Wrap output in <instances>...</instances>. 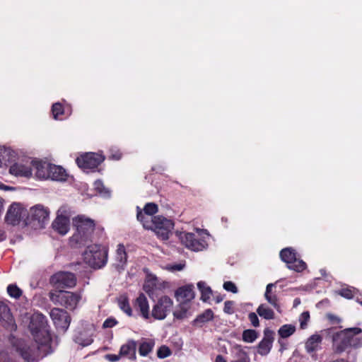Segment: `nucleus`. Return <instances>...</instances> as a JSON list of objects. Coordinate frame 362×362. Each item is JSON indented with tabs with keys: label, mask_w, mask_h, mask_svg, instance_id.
I'll list each match as a JSON object with an SVG mask.
<instances>
[{
	"label": "nucleus",
	"mask_w": 362,
	"mask_h": 362,
	"mask_svg": "<svg viewBox=\"0 0 362 362\" xmlns=\"http://www.w3.org/2000/svg\"><path fill=\"white\" fill-rule=\"evenodd\" d=\"M248 319L253 327H257L259 326V318L255 313L252 312L249 313Z\"/></svg>",
	"instance_id": "obj_47"
},
{
	"label": "nucleus",
	"mask_w": 362,
	"mask_h": 362,
	"mask_svg": "<svg viewBox=\"0 0 362 362\" xmlns=\"http://www.w3.org/2000/svg\"><path fill=\"white\" fill-rule=\"evenodd\" d=\"M223 288L227 291L232 292L233 293H236L238 292V288L235 284L232 281H226L223 284Z\"/></svg>",
	"instance_id": "obj_46"
},
{
	"label": "nucleus",
	"mask_w": 362,
	"mask_h": 362,
	"mask_svg": "<svg viewBox=\"0 0 362 362\" xmlns=\"http://www.w3.org/2000/svg\"><path fill=\"white\" fill-rule=\"evenodd\" d=\"M322 339V336L318 333L311 335L305 344L306 351L309 354H315L320 349Z\"/></svg>",
	"instance_id": "obj_19"
},
{
	"label": "nucleus",
	"mask_w": 362,
	"mask_h": 362,
	"mask_svg": "<svg viewBox=\"0 0 362 362\" xmlns=\"http://www.w3.org/2000/svg\"><path fill=\"white\" fill-rule=\"evenodd\" d=\"M28 211L20 203H13L11 204L5 216V221L7 223L16 226L21 221L25 220Z\"/></svg>",
	"instance_id": "obj_11"
},
{
	"label": "nucleus",
	"mask_w": 362,
	"mask_h": 362,
	"mask_svg": "<svg viewBox=\"0 0 362 362\" xmlns=\"http://www.w3.org/2000/svg\"><path fill=\"white\" fill-rule=\"evenodd\" d=\"M214 314L212 310L206 309L202 314L199 315L194 320V323L197 325H201L208 322L214 319Z\"/></svg>",
	"instance_id": "obj_28"
},
{
	"label": "nucleus",
	"mask_w": 362,
	"mask_h": 362,
	"mask_svg": "<svg viewBox=\"0 0 362 362\" xmlns=\"http://www.w3.org/2000/svg\"><path fill=\"white\" fill-rule=\"evenodd\" d=\"M154 341L152 340H146L144 341L142 343H141L139 346V354L141 356H146L148 355L153 349L154 346Z\"/></svg>",
	"instance_id": "obj_38"
},
{
	"label": "nucleus",
	"mask_w": 362,
	"mask_h": 362,
	"mask_svg": "<svg viewBox=\"0 0 362 362\" xmlns=\"http://www.w3.org/2000/svg\"><path fill=\"white\" fill-rule=\"evenodd\" d=\"M173 304L170 297L165 295L160 296L153 306L151 316L155 320H164L172 310Z\"/></svg>",
	"instance_id": "obj_10"
},
{
	"label": "nucleus",
	"mask_w": 362,
	"mask_h": 362,
	"mask_svg": "<svg viewBox=\"0 0 362 362\" xmlns=\"http://www.w3.org/2000/svg\"><path fill=\"white\" fill-rule=\"evenodd\" d=\"M29 329L35 341L43 340L41 348L46 349L48 343L52 342V338L45 316L40 313H34L30 317Z\"/></svg>",
	"instance_id": "obj_5"
},
{
	"label": "nucleus",
	"mask_w": 362,
	"mask_h": 362,
	"mask_svg": "<svg viewBox=\"0 0 362 362\" xmlns=\"http://www.w3.org/2000/svg\"><path fill=\"white\" fill-rule=\"evenodd\" d=\"M8 295L16 299H18L23 294L22 290L16 284H9L7 287Z\"/></svg>",
	"instance_id": "obj_40"
},
{
	"label": "nucleus",
	"mask_w": 362,
	"mask_h": 362,
	"mask_svg": "<svg viewBox=\"0 0 362 362\" xmlns=\"http://www.w3.org/2000/svg\"><path fill=\"white\" fill-rule=\"evenodd\" d=\"M197 286L201 291V299L204 302H207L212 296V291L209 286L204 281H199Z\"/></svg>",
	"instance_id": "obj_31"
},
{
	"label": "nucleus",
	"mask_w": 362,
	"mask_h": 362,
	"mask_svg": "<svg viewBox=\"0 0 362 362\" xmlns=\"http://www.w3.org/2000/svg\"><path fill=\"white\" fill-rule=\"evenodd\" d=\"M214 362H227V361L224 358V357L223 356L218 355L216 357Z\"/></svg>",
	"instance_id": "obj_56"
},
{
	"label": "nucleus",
	"mask_w": 362,
	"mask_h": 362,
	"mask_svg": "<svg viewBox=\"0 0 362 362\" xmlns=\"http://www.w3.org/2000/svg\"><path fill=\"white\" fill-rule=\"evenodd\" d=\"M223 310L227 314H233L234 313V303L233 301L227 300L224 303Z\"/></svg>",
	"instance_id": "obj_48"
},
{
	"label": "nucleus",
	"mask_w": 362,
	"mask_h": 362,
	"mask_svg": "<svg viewBox=\"0 0 362 362\" xmlns=\"http://www.w3.org/2000/svg\"><path fill=\"white\" fill-rule=\"evenodd\" d=\"M339 293L341 296H344L348 299L352 298L354 297L353 291L349 288H342Z\"/></svg>",
	"instance_id": "obj_51"
},
{
	"label": "nucleus",
	"mask_w": 362,
	"mask_h": 362,
	"mask_svg": "<svg viewBox=\"0 0 362 362\" xmlns=\"http://www.w3.org/2000/svg\"><path fill=\"white\" fill-rule=\"evenodd\" d=\"M71 215V208L67 205H63L59 209L57 216H61L62 218H67L68 219H69Z\"/></svg>",
	"instance_id": "obj_42"
},
{
	"label": "nucleus",
	"mask_w": 362,
	"mask_h": 362,
	"mask_svg": "<svg viewBox=\"0 0 362 362\" xmlns=\"http://www.w3.org/2000/svg\"><path fill=\"white\" fill-rule=\"evenodd\" d=\"M230 362H250L248 354L240 348H236L235 355Z\"/></svg>",
	"instance_id": "obj_37"
},
{
	"label": "nucleus",
	"mask_w": 362,
	"mask_h": 362,
	"mask_svg": "<svg viewBox=\"0 0 362 362\" xmlns=\"http://www.w3.org/2000/svg\"><path fill=\"white\" fill-rule=\"evenodd\" d=\"M47 171L48 173V177L54 180H66L68 176L66 170L59 165L49 164Z\"/></svg>",
	"instance_id": "obj_20"
},
{
	"label": "nucleus",
	"mask_w": 362,
	"mask_h": 362,
	"mask_svg": "<svg viewBox=\"0 0 362 362\" xmlns=\"http://www.w3.org/2000/svg\"><path fill=\"white\" fill-rule=\"evenodd\" d=\"M70 220L67 218L57 216L52 224V228L62 235H64L69 230Z\"/></svg>",
	"instance_id": "obj_21"
},
{
	"label": "nucleus",
	"mask_w": 362,
	"mask_h": 362,
	"mask_svg": "<svg viewBox=\"0 0 362 362\" xmlns=\"http://www.w3.org/2000/svg\"><path fill=\"white\" fill-rule=\"evenodd\" d=\"M0 362H13L12 357L6 351L0 353Z\"/></svg>",
	"instance_id": "obj_50"
},
{
	"label": "nucleus",
	"mask_w": 362,
	"mask_h": 362,
	"mask_svg": "<svg viewBox=\"0 0 362 362\" xmlns=\"http://www.w3.org/2000/svg\"><path fill=\"white\" fill-rule=\"evenodd\" d=\"M117 324V321L113 317H109L105 320L103 325V328H112Z\"/></svg>",
	"instance_id": "obj_49"
},
{
	"label": "nucleus",
	"mask_w": 362,
	"mask_h": 362,
	"mask_svg": "<svg viewBox=\"0 0 362 362\" xmlns=\"http://www.w3.org/2000/svg\"><path fill=\"white\" fill-rule=\"evenodd\" d=\"M185 265V263L174 264L169 265L168 269L172 272L181 271L184 269Z\"/></svg>",
	"instance_id": "obj_52"
},
{
	"label": "nucleus",
	"mask_w": 362,
	"mask_h": 362,
	"mask_svg": "<svg viewBox=\"0 0 362 362\" xmlns=\"http://www.w3.org/2000/svg\"><path fill=\"white\" fill-rule=\"evenodd\" d=\"M122 156V152L116 148H111L110 150V153L108 155V158L112 160H118Z\"/></svg>",
	"instance_id": "obj_45"
},
{
	"label": "nucleus",
	"mask_w": 362,
	"mask_h": 362,
	"mask_svg": "<svg viewBox=\"0 0 362 362\" xmlns=\"http://www.w3.org/2000/svg\"><path fill=\"white\" fill-rule=\"evenodd\" d=\"M121 356L115 355V354H110L107 356V358L111 361H117L119 359Z\"/></svg>",
	"instance_id": "obj_55"
},
{
	"label": "nucleus",
	"mask_w": 362,
	"mask_h": 362,
	"mask_svg": "<svg viewBox=\"0 0 362 362\" xmlns=\"http://www.w3.org/2000/svg\"><path fill=\"white\" fill-rule=\"evenodd\" d=\"M171 354H172V351L170 349V348L165 345L161 346L157 351V356L160 358H166V357L170 356Z\"/></svg>",
	"instance_id": "obj_44"
},
{
	"label": "nucleus",
	"mask_w": 362,
	"mask_h": 362,
	"mask_svg": "<svg viewBox=\"0 0 362 362\" xmlns=\"http://www.w3.org/2000/svg\"><path fill=\"white\" fill-rule=\"evenodd\" d=\"M118 305L119 308L129 316L132 315V310L129 305L128 298L126 296H120L118 298Z\"/></svg>",
	"instance_id": "obj_39"
},
{
	"label": "nucleus",
	"mask_w": 362,
	"mask_h": 362,
	"mask_svg": "<svg viewBox=\"0 0 362 362\" xmlns=\"http://www.w3.org/2000/svg\"><path fill=\"white\" fill-rule=\"evenodd\" d=\"M77 283V278L74 273L69 272H58L50 276L49 284L59 290L72 288Z\"/></svg>",
	"instance_id": "obj_9"
},
{
	"label": "nucleus",
	"mask_w": 362,
	"mask_h": 362,
	"mask_svg": "<svg viewBox=\"0 0 362 362\" xmlns=\"http://www.w3.org/2000/svg\"><path fill=\"white\" fill-rule=\"evenodd\" d=\"M134 306L135 310L139 312L144 319L149 320L151 318L148 302L144 294L141 293L136 298Z\"/></svg>",
	"instance_id": "obj_17"
},
{
	"label": "nucleus",
	"mask_w": 362,
	"mask_h": 362,
	"mask_svg": "<svg viewBox=\"0 0 362 362\" xmlns=\"http://www.w3.org/2000/svg\"><path fill=\"white\" fill-rule=\"evenodd\" d=\"M175 297L178 302L189 303L194 298V286L185 285L178 288L175 292Z\"/></svg>",
	"instance_id": "obj_16"
},
{
	"label": "nucleus",
	"mask_w": 362,
	"mask_h": 362,
	"mask_svg": "<svg viewBox=\"0 0 362 362\" xmlns=\"http://www.w3.org/2000/svg\"><path fill=\"white\" fill-rule=\"evenodd\" d=\"M257 313L260 317L267 320H274L275 318L274 310L265 303H262L259 305L257 309Z\"/></svg>",
	"instance_id": "obj_25"
},
{
	"label": "nucleus",
	"mask_w": 362,
	"mask_h": 362,
	"mask_svg": "<svg viewBox=\"0 0 362 362\" xmlns=\"http://www.w3.org/2000/svg\"><path fill=\"white\" fill-rule=\"evenodd\" d=\"M136 216L145 228L153 230L158 237L162 240H168L171 230L174 228L173 221L162 216H153L151 220H147L148 217L143 214L142 211L139 207H137Z\"/></svg>",
	"instance_id": "obj_3"
},
{
	"label": "nucleus",
	"mask_w": 362,
	"mask_h": 362,
	"mask_svg": "<svg viewBox=\"0 0 362 362\" xmlns=\"http://www.w3.org/2000/svg\"><path fill=\"white\" fill-rule=\"evenodd\" d=\"M297 257L296 251L291 247H286L280 252V257L283 262L289 264Z\"/></svg>",
	"instance_id": "obj_27"
},
{
	"label": "nucleus",
	"mask_w": 362,
	"mask_h": 362,
	"mask_svg": "<svg viewBox=\"0 0 362 362\" xmlns=\"http://www.w3.org/2000/svg\"><path fill=\"white\" fill-rule=\"evenodd\" d=\"M274 285L272 284H269L267 286L266 291L264 293V298L267 301L274 307V309L276 310L277 312L281 313V308L279 302V298L277 296L276 293L273 291V288Z\"/></svg>",
	"instance_id": "obj_18"
},
{
	"label": "nucleus",
	"mask_w": 362,
	"mask_h": 362,
	"mask_svg": "<svg viewBox=\"0 0 362 362\" xmlns=\"http://www.w3.org/2000/svg\"><path fill=\"white\" fill-rule=\"evenodd\" d=\"M287 266L288 269L294 270L297 272H301L304 271L307 267L305 262L297 257L291 262V263Z\"/></svg>",
	"instance_id": "obj_36"
},
{
	"label": "nucleus",
	"mask_w": 362,
	"mask_h": 362,
	"mask_svg": "<svg viewBox=\"0 0 362 362\" xmlns=\"http://www.w3.org/2000/svg\"><path fill=\"white\" fill-rule=\"evenodd\" d=\"M274 337L272 333H265L262 340L259 343L257 346V352L262 356L267 355L272 347Z\"/></svg>",
	"instance_id": "obj_22"
},
{
	"label": "nucleus",
	"mask_w": 362,
	"mask_h": 362,
	"mask_svg": "<svg viewBox=\"0 0 362 362\" xmlns=\"http://www.w3.org/2000/svg\"><path fill=\"white\" fill-rule=\"evenodd\" d=\"M49 210L42 205H35L30 209L24 223L35 229L42 228L49 218Z\"/></svg>",
	"instance_id": "obj_8"
},
{
	"label": "nucleus",
	"mask_w": 362,
	"mask_h": 362,
	"mask_svg": "<svg viewBox=\"0 0 362 362\" xmlns=\"http://www.w3.org/2000/svg\"><path fill=\"white\" fill-rule=\"evenodd\" d=\"M127 253L123 244H119L115 254V259L118 267H123L127 262Z\"/></svg>",
	"instance_id": "obj_24"
},
{
	"label": "nucleus",
	"mask_w": 362,
	"mask_h": 362,
	"mask_svg": "<svg viewBox=\"0 0 362 362\" xmlns=\"http://www.w3.org/2000/svg\"><path fill=\"white\" fill-rule=\"evenodd\" d=\"M50 317L57 328L61 329L63 332L68 329L71 317L66 310L54 308L50 312Z\"/></svg>",
	"instance_id": "obj_13"
},
{
	"label": "nucleus",
	"mask_w": 362,
	"mask_h": 362,
	"mask_svg": "<svg viewBox=\"0 0 362 362\" xmlns=\"http://www.w3.org/2000/svg\"><path fill=\"white\" fill-rule=\"evenodd\" d=\"M33 166L36 169L37 177L41 179L48 178V173L47 171V168L49 166V164L35 161L33 163Z\"/></svg>",
	"instance_id": "obj_30"
},
{
	"label": "nucleus",
	"mask_w": 362,
	"mask_h": 362,
	"mask_svg": "<svg viewBox=\"0 0 362 362\" xmlns=\"http://www.w3.org/2000/svg\"><path fill=\"white\" fill-rule=\"evenodd\" d=\"M52 113L55 119L62 120L66 118L64 107L62 103H54L52 107Z\"/></svg>",
	"instance_id": "obj_33"
},
{
	"label": "nucleus",
	"mask_w": 362,
	"mask_h": 362,
	"mask_svg": "<svg viewBox=\"0 0 362 362\" xmlns=\"http://www.w3.org/2000/svg\"><path fill=\"white\" fill-rule=\"evenodd\" d=\"M0 321L10 331H14L17 328L8 305L3 301H0Z\"/></svg>",
	"instance_id": "obj_15"
},
{
	"label": "nucleus",
	"mask_w": 362,
	"mask_h": 362,
	"mask_svg": "<svg viewBox=\"0 0 362 362\" xmlns=\"http://www.w3.org/2000/svg\"><path fill=\"white\" fill-rule=\"evenodd\" d=\"M105 160L103 156L96 153H86L76 158V163L80 168L83 170H92L98 166Z\"/></svg>",
	"instance_id": "obj_12"
},
{
	"label": "nucleus",
	"mask_w": 362,
	"mask_h": 362,
	"mask_svg": "<svg viewBox=\"0 0 362 362\" xmlns=\"http://www.w3.org/2000/svg\"><path fill=\"white\" fill-rule=\"evenodd\" d=\"M9 173L15 176L29 177L32 175L30 166L21 163H14L9 168Z\"/></svg>",
	"instance_id": "obj_23"
},
{
	"label": "nucleus",
	"mask_w": 362,
	"mask_h": 362,
	"mask_svg": "<svg viewBox=\"0 0 362 362\" xmlns=\"http://www.w3.org/2000/svg\"><path fill=\"white\" fill-rule=\"evenodd\" d=\"M10 341L16 351L26 361H33L36 358L42 357L50 352L51 343H48L46 349L41 348L43 340L32 342L30 344H25L21 339L11 337Z\"/></svg>",
	"instance_id": "obj_4"
},
{
	"label": "nucleus",
	"mask_w": 362,
	"mask_h": 362,
	"mask_svg": "<svg viewBox=\"0 0 362 362\" xmlns=\"http://www.w3.org/2000/svg\"><path fill=\"white\" fill-rule=\"evenodd\" d=\"M296 329L294 325H291V324H287V325H284L281 326L279 328L278 333L281 338L285 339V338H288L290 336H291L292 334H293L296 332Z\"/></svg>",
	"instance_id": "obj_35"
},
{
	"label": "nucleus",
	"mask_w": 362,
	"mask_h": 362,
	"mask_svg": "<svg viewBox=\"0 0 362 362\" xmlns=\"http://www.w3.org/2000/svg\"><path fill=\"white\" fill-rule=\"evenodd\" d=\"M4 232L0 229V241L4 240Z\"/></svg>",
	"instance_id": "obj_57"
},
{
	"label": "nucleus",
	"mask_w": 362,
	"mask_h": 362,
	"mask_svg": "<svg viewBox=\"0 0 362 362\" xmlns=\"http://www.w3.org/2000/svg\"><path fill=\"white\" fill-rule=\"evenodd\" d=\"M83 262L93 268L103 267L107 260L108 247L101 245H91L83 253Z\"/></svg>",
	"instance_id": "obj_6"
},
{
	"label": "nucleus",
	"mask_w": 362,
	"mask_h": 362,
	"mask_svg": "<svg viewBox=\"0 0 362 362\" xmlns=\"http://www.w3.org/2000/svg\"><path fill=\"white\" fill-rule=\"evenodd\" d=\"M183 243L185 246L192 250H198L199 249V243L195 239L193 233H185L182 238Z\"/></svg>",
	"instance_id": "obj_26"
},
{
	"label": "nucleus",
	"mask_w": 362,
	"mask_h": 362,
	"mask_svg": "<svg viewBox=\"0 0 362 362\" xmlns=\"http://www.w3.org/2000/svg\"><path fill=\"white\" fill-rule=\"evenodd\" d=\"M327 318L334 324H338L340 322V319L333 314H327Z\"/></svg>",
	"instance_id": "obj_53"
},
{
	"label": "nucleus",
	"mask_w": 362,
	"mask_h": 362,
	"mask_svg": "<svg viewBox=\"0 0 362 362\" xmlns=\"http://www.w3.org/2000/svg\"><path fill=\"white\" fill-rule=\"evenodd\" d=\"M177 310L173 313L174 317L177 319H184L187 317L188 310L190 308L189 303L179 302Z\"/></svg>",
	"instance_id": "obj_29"
},
{
	"label": "nucleus",
	"mask_w": 362,
	"mask_h": 362,
	"mask_svg": "<svg viewBox=\"0 0 362 362\" xmlns=\"http://www.w3.org/2000/svg\"><path fill=\"white\" fill-rule=\"evenodd\" d=\"M310 320V313L308 311H305L301 313L299 317L300 329H304L307 327L308 323Z\"/></svg>",
	"instance_id": "obj_43"
},
{
	"label": "nucleus",
	"mask_w": 362,
	"mask_h": 362,
	"mask_svg": "<svg viewBox=\"0 0 362 362\" xmlns=\"http://www.w3.org/2000/svg\"><path fill=\"white\" fill-rule=\"evenodd\" d=\"M168 286V282L161 281L153 275H148L144 284V290L148 296L153 295L157 291H163Z\"/></svg>",
	"instance_id": "obj_14"
},
{
	"label": "nucleus",
	"mask_w": 362,
	"mask_h": 362,
	"mask_svg": "<svg viewBox=\"0 0 362 362\" xmlns=\"http://www.w3.org/2000/svg\"><path fill=\"white\" fill-rule=\"evenodd\" d=\"M72 225L75 229L69 240L72 246L85 245L92 240L93 233L97 227V223L94 219L84 214H79L73 218Z\"/></svg>",
	"instance_id": "obj_1"
},
{
	"label": "nucleus",
	"mask_w": 362,
	"mask_h": 362,
	"mask_svg": "<svg viewBox=\"0 0 362 362\" xmlns=\"http://www.w3.org/2000/svg\"><path fill=\"white\" fill-rule=\"evenodd\" d=\"M82 290L71 292L64 290H52L49 293V300L69 310H74L82 298Z\"/></svg>",
	"instance_id": "obj_7"
},
{
	"label": "nucleus",
	"mask_w": 362,
	"mask_h": 362,
	"mask_svg": "<svg viewBox=\"0 0 362 362\" xmlns=\"http://www.w3.org/2000/svg\"><path fill=\"white\" fill-rule=\"evenodd\" d=\"M136 349V344L134 341H129L123 344L119 351V356L124 357H130L134 354Z\"/></svg>",
	"instance_id": "obj_32"
},
{
	"label": "nucleus",
	"mask_w": 362,
	"mask_h": 362,
	"mask_svg": "<svg viewBox=\"0 0 362 362\" xmlns=\"http://www.w3.org/2000/svg\"><path fill=\"white\" fill-rule=\"evenodd\" d=\"M361 330L359 328L346 329L336 333L332 337V350L334 354H340L349 348H355L362 344L360 337Z\"/></svg>",
	"instance_id": "obj_2"
},
{
	"label": "nucleus",
	"mask_w": 362,
	"mask_h": 362,
	"mask_svg": "<svg viewBox=\"0 0 362 362\" xmlns=\"http://www.w3.org/2000/svg\"><path fill=\"white\" fill-rule=\"evenodd\" d=\"M158 205L155 203L151 202L147 203L145 205L144 208V212L142 211V213L146 217H148L146 218L147 220H151L153 218L152 216L158 212Z\"/></svg>",
	"instance_id": "obj_34"
},
{
	"label": "nucleus",
	"mask_w": 362,
	"mask_h": 362,
	"mask_svg": "<svg viewBox=\"0 0 362 362\" xmlns=\"http://www.w3.org/2000/svg\"><path fill=\"white\" fill-rule=\"evenodd\" d=\"M76 340H77V342H78L79 344H81L83 346L89 345L93 341L91 339H86L85 341H81V339L78 337H77Z\"/></svg>",
	"instance_id": "obj_54"
},
{
	"label": "nucleus",
	"mask_w": 362,
	"mask_h": 362,
	"mask_svg": "<svg viewBox=\"0 0 362 362\" xmlns=\"http://www.w3.org/2000/svg\"><path fill=\"white\" fill-rule=\"evenodd\" d=\"M257 338V333L254 329H247L243 333V339L245 342H253Z\"/></svg>",
	"instance_id": "obj_41"
}]
</instances>
